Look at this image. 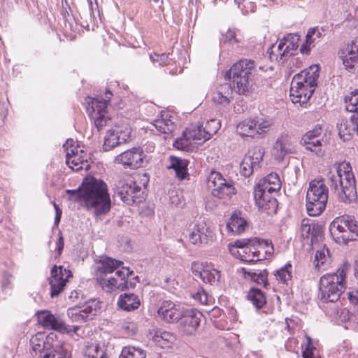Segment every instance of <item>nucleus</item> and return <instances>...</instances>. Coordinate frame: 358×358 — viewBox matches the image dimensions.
Wrapping results in <instances>:
<instances>
[{"mask_svg":"<svg viewBox=\"0 0 358 358\" xmlns=\"http://www.w3.org/2000/svg\"><path fill=\"white\" fill-rule=\"evenodd\" d=\"M69 199L83 202L94 216L106 214L110 209L111 202L107 185L103 181L94 178H86L76 189H66Z\"/></svg>","mask_w":358,"mask_h":358,"instance_id":"f257e3e1","label":"nucleus"},{"mask_svg":"<svg viewBox=\"0 0 358 358\" xmlns=\"http://www.w3.org/2000/svg\"><path fill=\"white\" fill-rule=\"evenodd\" d=\"M327 184L340 201L350 203L357 199L356 180L349 162L336 163L327 175Z\"/></svg>","mask_w":358,"mask_h":358,"instance_id":"f03ea898","label":"nucleus"},{"mask_svg":"<svg viewBox=\"0 0 358 358\" xmlns=\"http://www.w3.org/2000/svg\"><path fill=\"white\" fill-rule=\"evenodd\" d=\"M30 353L39 358H71V347L69 344L61 342L55 333L45 336L38 332L33 336L29 341Z\"/></svg>","mask_w":358,"mask_h":358,"instance_id":"7ed1b4c3","label":"nucleus"},{"mask_svg":"<svg viewBox=\"0 0 358 358\" xmlns=\"http://www.w3.org/2000/svg\"><path fill=\"white\" fill-rule=\"evenodd\" d=\"M351 268V264L345 262L335 273H328L320 278L318 299L322 303L338 301L346 288V275Z\"/></svg>","mask_w":358,"mask_h":358,"instance_id":"20e7f679","label":"nucleus"},{"mask_svg":"<svg viewBox=\"0 0 358 358\" xmlns=\"http://www.w3.org/2000/svg\"><path fill=\"white\" fill-rule=\"evenodd\" d=\"M319 71L320 66L313 64L293 77L290 87L293 102L305 103L310 99L317 85Z\"/></svg>","mask_w":358,"mask_h":358,"instance_id":"39448f33","label":"nucleus"},{"mask_svg":"<svg viewBox=\"0 0 358 358\" xmlns=\"http://www.w3.org/2000/svg\"><path fill=\"white\" fill-rule=\"evenodd\" d=\"M319 71L320 66L313 64L293 77L290 87L293 102L305 103L310 99L317 85Z\"/></svg>","mask_w":358,"mask_h":358,"instance_id":"423d86ee","label":"nucleus"},{"mask_svg":"<svg viewBox=\"0 0 358 358\" xmlns=\"http://www.w3.org/2000/svg\"><path fill=\"white\" fill-rule=\"evenodd\" d=\"M319 71L320 66L313 64L293 77L290 87L293 102L305 103L310 99L317 85Z\"/></svg>","mask_w":358,"mask_h":358,"instance_id":"0eeeda50","label":"nucleus"},{"mask_svg":"<svg viewBox=\"0 0 358 358\" xmlns=\"http://www.w3.org/2000/svg\"><path fill=\"white\" fill-rule=\"evenodd\" d=\"M268 245L267 240L260 242L257 238L238 239L229 244L230 253L236 258L245 262H256L266 258L267 251L264 250L262 243Z\"/></svg>","mask_w":358,"mask_h":358,"instance_id":"6e6552de","label":"nucleus"},{"mask_svg":"<svg viewBox=\"0 0 358 358\" xmlns=\"http://www.w3.org/2000/svg\"><path fill=\"white\" fill-rule=\"evenodd\" d=\"M254 69V61L241 59L225 73L224 77L226 79L232 80L234 89L239 94H245L252 87Z\"/></svg>","mask_w":358,"mask_h":358,"instance_id":"1a4fd4ad","label":"nucleus"},{"mask_svg":"<svg viewBox=\"0 0 358 358\" xmlns=\"http://www.w3.org/2000/svg\"><path fill=\"white\" fill-rule=\"evenodd\" d=\"M328 195L329 189L322 180L310 182L306 196V210L310 216H317L324 210Z\"/></svg>","mask_w":358,"mask_h":358,"instance_id":"9d476101","label":"nucleus"},{"mask_svg":"<svg viewBox=\"0 0 358 358\" xmlns=\"http://www.w3.org/2000/svg\"><path fill=\"white\" fill-rule=\"evenodd\" d=\"M115 192L127 205L139 203L143 199V190L131 178L120 179L115 184Z\"/></svg>","mask_w":358,"mask_h":358,"instance_id":"9b49d317","label":"nucleus"},{"mask_svg":"<svg viewBox=\"0 0 358 358\" xmlns=\"http://www.w3.org/2000/svg\"><path fill=\"white\" fill-rule=\"evenodd\" d=\"M207 185L211 190L212 194L220 199L231 198L236 194L234 182L224 178L222 175L217 171L210 173Z\"/></svg>","mask_w":358,"mask_h":358,"instance_id":"f8f14e48","label":"nucleus"},{"mask_svg":"<svg viewBox=\"0 0 358 358\" xmlns=\"http://www.w3.org/2000/svg\"><path fill=\"white\" fill-rule=\"evenodd\" d=\"M38 321L43 327L59 331L62 334H76L79 326L66 324L59 317L55 316L50 311L42 310L38 313Z\"/></svg>","mask_w":358,"mask_h":358,"instance_id":"ddd939ff","label":"nucleus"},{"mask_svg":"<svg viewBox=\"0 0 358 358\" xmlns=\"http://www.w3.org/2000/svg\"><path fill=\"white\" fill-rule=\"evenodd\" d=\"M268 130V122L267 120L247 119L240 122L236 127L237 133L241 136L262 137Z\"/></svg>","mask_w":358,"mask_h":358,"instance_id":"4468645a","label":"nucleus"},{"mask_svg":"<svg viewBox=\"0 0 358 358\" xmlns=\"http://www.w3.org/2000/svg\"><path fill=\"white\" fill-rule=\"evenodd\" d=\"M49 284L50 285V296L52 298L58 296L66 287L69 278L72 276L71 271L63 266H54L50 271Z\"/></svg>","mask_w":358,"mask_h":358,"instance_id":"2eb2a0df","label":"nucleus"},{"mask_svg":"<svg viewBox=\"0 0 358 358\" xmlns=\"http://www.w3.org/2000/svg\"><path fill=\"white\" fill-rule=\"evenodd\" d=\"M145 158V155L141 148H133L116 156L115 162L125 168L136 169L145 166L147 162Z\"/></svg>","mask_w":358,"mask_h":358,"instance_id":"dca6fc26","label":"nucleus"},{"mask_svg":"<svg viewBox=\"0 0 358 358\" xmlns=\"http://www.w3.org/2000/svg\"><path fill=\"white\" fill-rule=\"evenodd\" d=\"M122 270H118L116 271L115 275L119 279L115 277L105 279L103 277L98 278L97 280L99 284L101 286L103 289L107 292H111L115 291L116 289L124 290L128 288V282L126 278L132 275L133 271H130L128 267H122Z\"/></svg>","mask_w":358,"mask_h":358,"instance_id":"f3484780","label":"nucleus"},{"mask_svg":"<svg viewBox=\"0 0 358 358\" xmlns=\"http://www.w3.org/2000/svg\"><path fill=\"white\" fill-rule=\"evenodd\" d=\"M185 308L171 300H164L157 310L159 317L166 323L179 322Z\"/></svg>","mask_w":358,"mask_h":358,"instance_id":"a211bd4d","label":"nucleus"},{"mask_svg":"<svg viewBox=\"0 0 358 358\" xmlns=\"http://www.w3.org/2000/svg\"><path fill=\"white\" fill-rule=\"evenodd\" d=\"M131 129L126 127L122 129L120 127L109 129L104 138L103 149L108 152L116 146L127 142L130 139Z\"/></svg>","mask_w":358,"mask_h":358,"instance_id":"6ab92c4d","label":"nucleus"},{"mask_svg":"<svg viewBox=\"0 0 358 358\" xmlns=\"http://www.w3.org/2000/svg\"><path fill=\"white\" fill-rule=\"evenodd\" d=\"M202 317L203 314L196 309H185L179 321V327L185 334L191 335L196 331Z\"/></svg>","mask_w":358,"mask_h":358,"instance_id":"aec40b11","label":"nucleus"},{"mask_svg":"<svg viewBox=\"0 0 358 358\" xmlns=\"http://www.w3.org/2000/svg\"><path fill=\"white\" fill-rule=\"evenodd\" d=\"M268 176L264 177L255 187L254 199L258 210L267 213L268 209Z\"/></svg>","mask_w":358,"mask_h":358,"instance_id":"412c9836","label":"nucleus"},{"mask_svg":"<svg viewBox=\"0 0 358 358\" xmlns=\"http://www.w3.org/2000/svg\"><path fill=\"white\" fill-rule=\"evenodd\" d=\"M341 57L345 69L349 71H358V38L347 45Z\"/></svg>","mask_w":358,"mask_h":358,"instance_id":"4be33fe9","label":"nucleus"},{"mask_svg":"<svg viewBox=\"0 0 358 358\" xmlns=\"http://www.w3.org/2000/svg\"><path fill=\"white\" fill-rule=\"evenodd\" d=\"M211 231L204 222L195 224L189 234V241L193 245L208 244L212 238Z\"/></svg>","mask_w":358,"mask_h":358,"instance_id":"5701e85b","label":"nucleus"},{"mask_svg":"<svg viewBox=\"0 0 358 358\" xmlns=\"http://www.w3.org/2000/svg\"><path fill=\"white\" fill-rule=\"evenodd\" d=\"M350 222L351 216L345 215L336 217L331 223L329 231L336 242L343 243V235L350 232Z\"/></svg>","mask_w":358,"mask_h":358,"instance_id":"b1692460","label":"nucleus"},{"mask_svg":"<svg viewBox=\"0 0 358 358\" xmlns=\"http://www.w3.org/2000/svg\"><path fill=\"white\" fill-rule=\"evenodd\" d=\"M174 119L175 117L169 112L162 110L151 125L161 134H170L176 127Z\"/></svg>","mask_w":358,"mask_h":358,"instance_id":"393cba45","label":"nucleus"},{"mask_svg":"<svg viewBox=\"0 0 358 358\" xmlns=\"http://www.w3.org/2000/svg\"><path fill=\"white\" fill-rule=\"evenodd\" d=\"M149 336L156 345L162 348L171 347L176 341V336L173 333L160 329L150 330Z\"/></svg>","mask_w":358,"mask_h":358,"instance_id":"a878e982","label":"nucleus"},{"mask_svg":"<svg viewBox=\"0 0 358 358\" xmlns=\"http://www.w3.org/2000/svg\"><path fill=\"white\" fill-rule=\"evenodd\" d=\"M300 40V36L298 34H287L280 39L278 45V49L281 50L284 49L282 53H280L281 56L283 55H294V52L299 48V41Z\"/></svg>","mask_w":358,"mask_h":358,"instance_id":"bb28decb","label":"nucleus"},{"mask_svg":"<svg viewBox=\"0 0 358 358\" xmlns=\"http://www.w3.org/2000/svg\"><path fill=\"white\" fill-rule=\"evenodd\" d=\"M355 116L352 115L350 119H342L337 124L338 136L343 141H348L352 138L357 129L358 125L354 122Z\"/></svg>","mask_w":358,"mask_h":358,"instance_id":"cd10ccee","label":"nucleus"},{"mask_svg":"<svg viewBox=\"0 0 358 358\" xmlns=\"http://www.w3.org/2000/svg\"><path fill=\"white\" fill-rule=\"evenodd\" d=\"M300 143L306 150L314 152L317 156H322L324 152V145L322 139L311 136L310 134H305Z\"/></svg>","mask_w":358,"mask_h":358,"instance_id":"c85d7f7f","label":"nucleus"},{"mask_svg":"<svg viewBox=\"0 0 358 358\" xmlns=\"http://www.w3.org/2000/svg\"><path fill=\"white\" fill-rule=\"evenodd\" d=\"M101 265L96 269V276L102 278L112 273L119 268L123 262L111 257H106L100 260Z\"/></svg>","mask_w":358,"mask_h":358,"instance_id":"c756f323","label":"nucleus"},{"mask_svg":"<svg viewBox=\"0 0 358 358\" xmlns=\"http://www.w3.org/2000/svg\"><path fill=\"white\" fill-rule=\"evenodd\" d=\"M141 304L138 296L133 293H124L118 299V306L126 311H131L137 309Z\"/></svg>","mask_w":358,"mask_h":358,"instance_id":"7c9ffc66","label":"nucleus"},{"mask_svg":"<svg viewBox=\"0 0 358 358\" xmlns=\"http://www.w3.org/2000/svg\"><path fill=\"white\" fill-rule=\"evenodd\" d=\"M294 153V148L289 143L278 140L272 150V155L277 162H281L287 154Z\"/></svg>","mask_w":358,"mask_h":358,"instance_id":"2f4dec72","label":"nucleus"},{"mask_svg":"<svg viewBox=\"0 0 358 358\" xmlns=\"http://www.w3.org/2000/svg\"><path fill=\"white\" fill-rule=\"evenodd\" d=\"M171 164L169 169H173L176 176L182 180L187 175V161L174 156L170 157Z\"/></svg>","mask_w":358,"mask_h":358,"instance_id":"473e14b6","label":"nucleus"},{"mask_svg":"<svg viewBox=\"0 0 358 358\" xmlns=\"http://www.w3.org/2000/svg\"><path fill=\"white\" fill-rule=\"evenodd\" d=\"M247 222L236 214H233L227 223V229L236 234H240L245 230Z\"/></svg>","mask_w":358,"mask_h":358,"instance_id":"72a5a7b5","label":"nucleus"},{"mask_svg":"<svg viewBox=\"0 0 358 358\" xmlns=\"http://www.w3.org/2000/svg\"><path fill=\"white\" fill-rule=\"evenodd\" d=\"M78 307L84 315H89L90 320H92L101 309L100 302L96 299H90Z\"/></svg>","mask_w":358,"mask_h":358,"instance_id":"f704fd0d","label":"nucleus"},{"mask_svg":"<svg viewBox=\"0 0 358 358\" xmlns=\"http://www.w3.org/2000/svg\"><path fill=\"white\" fill-rule=\"evenodd\" d=\"M66 158V164L71 169L76 171L83 169L84 159L82 154L74 155L72 149L68 150Z\"/></svg>","mask_w":358,"mask_h":358,"instance_id":"c9c22d12","label":"nucleus"},{"mask_svg":"<svg viewBox=\"0 0 358 358\" xmlns=\"http://www.w3.org/2000/svg\"><path fill=\"white\" fill-rule=\"evenodd\" d=\"M184 136L192 141H203L209 139V136L206 135L205 129L201 126L196 127L187 129L184 131Z\"/></svg>","mask_w":358,"mask_h":358,"instance_id":"e433bc0d","label":"nucleus"},{"mask_svg":"<svg viewBox=\"0 0 358 358\" xmlns=\"http://www.w3.org/2000/svg\"><path fill=\"white\" fill-rule=\"evenodd\" d=\"M248 298L256 306L261 308L266 304V296L262 291L258 288H251L248 294Z\"/></svg>","mask_w":358,"mask_h":358,"instance_id":"4c0bfd02","label":"nucleus"},{"mask_svg":"<svg viewBox=\"0 0 358 358\" xmlns=\"http://www.w3.org/2000/svg\"><path fill=\"white\" fill-rule=\"evenodd\" d=\"M108 100L102 99V97H96L92 101V116L106 115Z\"/></svg>","mask_w":358,"mask_h":358,"instance_id":"58836bf2","label":"nucleus"},{"mask_svg":"<svg viewBox=\"0 0 358 358\" xmlns=\"http://www.w3.org/2000/svg\"><path fill=\"white\" fill-rule=\"evenodd\" d=\"M67 315L72 322L82 324L87 320H90L89 319V315H84V313L81 312L80 308L77 306L69 308L67 310Z\"/></svg>","mask_w":358,"mask_h":358,"instance_id":"ea45409f","label":"nucleus"},{"mask_svg":"<svg viewBox=\"0 0 358 358\" xmlns=\"http://www.w3.org/2000/svg\"><path fill=\"white\" fill-rule=\"evenodd\" d=\"M85 356L88 358H108L106 353L99 344L87 345L84 352Z\"/></svg>","mask_w":358,"mask_h":358,"instance_id":"a19ab883","label":"nucleus"},{"mask_svg":"<svg viewBox=\"0 0 358 358\" xmlns=\"http://www.w3.org/2000/svg\"><path fill=\"white\" fill-rule=\"evenodd\" d=\"M220 277L221 275L219 271L206 266V271L203 272L200 279L205 283L213 285L215 282H219Z\"/></svg>","mask_w":358,"mask_h":358,"instance_id":"79ce46f5","label":"nucleus"},{"mask_svg":"<svg viewBox=\"0 0 358 358\" xmlns=\"http://www.w3.org/2000/svg\"><path fill=\"white\" fill-rule=\"evenodd\" d=\"M350 232L343 235V243H348L349 241H357L358 239V221L351 216V222H350Z\"/></svg>","mask_w":358,"mask_h":358,"instance_id":"37998d69","label":"nucleus"},{"mask_svg":"<svg viewBox=\"0 0 358 358\" xmlns=\"http://www.w3.org/2000/svg\"><path fill=\"white\" fill-rule=\"evenodd\" d=\"M145 357L144 350L128 346L123 348L119 358H145Z\"/></svg>","mask_w":358,"mask_h":358,"instance_id":"c03bdc74","label":"nucleus"},{"mask_svg":"<svg viewBox=\"0 0 358 358\" xmlns=\"http://www.w3.org/2000/svg\"><path fill=\"white\" fill-rule=\"evenodd\" d=\"M328 260H331V255L329 248L324 245L321 250L316 251L314 259L315 267L320 268Z\"/></svg>","mask_w":358,"mask_h":358,"instance_id":"a18cd8bd","label":"nucleus"},{"mask_svg":"<svg viewBox=\"0 0 358 358\" xmlns=\"http://www.w3.org/2000/svg\"><path fill=\"white\" fill-rule=\"evenodd\" d=\"M345 108L349 112H358V89L345 98Z\"/></svg>","mask_w":358,"mask_h":358,"instance_id":"49530a36","label":"nucleus"},{"mask_svg":"<svg viewBox=\"0 0 358 358\" xmlns=\"http://www.w3.org/2000/svg\"><path fill=\"white\" fill-rule=\"evenodd\" d=\"M256 162L252 161L250 156L245 157L240 164V171L244 177H249L252 175L254 169V166H256Z\"/></svg>","mask_w":358,"mask_h":358,"instance_id":"de8ad7c7","label":"nucleus"},{"mask_svg":"<svg viewBox=\"0 0 358 358\" xmlns=\"http://www.w3.org/2000/svg\"><path fill=\"white\" fill-rule=\"evenodd\" d=\"M292 264L290 263L286 264L284 266L275 271L274 275L278 280L285 283L287 280L292 278Z\"/></svg>","mask_w":358,"mask_h":358,"instance_id":"09e8293b","label":"nucleus"},{"mask_svg":"<svg viewBox=\"0 0 358 358\" xmlns=\"http://www.w3.org/2000/svg\"><path fill=\"white\" fill-rule=\"evenodd\" d=\"M89 8L91 13L93 22H99L102 21V17L99 9L97 0H87Z\"/></svg>","mask_w":358,"mask_h":358,"instance_id":"8fccbe9b","label":"nucleus"},{"mask_svg":"<svg viewBox=\"0 0 358 358\" xmlns=\"http://www.w3.org/2000/svg\"><path fill=\"white\" fill-rule=\"evenodd\" d=\"M324 238V232L322 227L313 224V231L311 234L310 243L312 246L319 244Z\"/></svg>","mask_w":358,"mask_h":358,"instance_id":"3c124183","label":"nucleus"},{"mask_svg":"<svg viewBox=\"0 0 358 358\" xmlns=\"http://www.w3.org/2000/svg\"><path fill=\"white\" fill-rule=\"evenodd\" d=\"M220 123L218 120L212 119L207 121L205 127H203L206 132V135L209 136V138H211L220 129Z\"/></svg>","mask_w":358,"mask_h":358,"instance_id":"603ef678","label":"nucleus"},{"mask_svg":"<svg viewBox=\"0 0 358 358\" xmlns=\"http://www.w3.org/2000/svg\"><path fill=\"white\" fill-rule=\"evenodd\" d=\"M94 120V125L98 131H101L110 122V119L106 115H100L92 116Z\"/></svg>","mask_w":358,"mask_h":358,"instance_id":"864d4df0","label":"nucleus"},{"mask_svg":"<svg viewBox=\"0 0 358 358\" xmlns=\"http://www.w3.org/2000/svg\"><path fill=\"white\" fill-rule=\"evenodd\" d=\"M281 180L279 176L274 172L270 173V193L276 192L281 188Z\"/></svg>","mask_w":358,"mask_h":358,"instance_id":"5fc2aeb1","label":"nucleus"},{"mask_svg":"<svg viewBox=\"0 0 358 358\" xmlns=\"http://www.w3.org/2000/svg\"><path fill=\"white\" fill-rule=\"evenodd\" d=\"M150 59L154 62H158L159 65L161 66H166L169 64L170 59L169 58V55L166 53H162L161 55L157 53H154L150 55Z\"/></svg>","mask_w":358,"mask_h":358,"instance_id":"6e6d98bb","label":"nucleus"},{"mask_svg":"<svg viewBox=\"0 0 358 358\" xmlns=\"http://www.w3.org/2000/svg\"><path fill=\"white\" fill-rule=\"evenodd\" d=\"M212 100L217 104L227 106L230 103L231 99L222 94V92H215L213 94Z\"/></svg>","mask_w":358,"mask_h":358,"instance_id":"4d7b16f0","label":"nucleus"},{"mask_svg":"<svg viewBox=\"0 0 358 358\" xmlns=\"http://www.w3.org/2000/svg\"><path fill=\"white\" fill-rule=\"evenodd\" d=\"M192 296L201 304H206L208 302L207 294L202 287H199L196 292L192 293Z\"/></svg>","mask_w":358,"mask_h":358,"instance_id":"13d9d810","label":"nucleus"},{"mask_svg":"<svg viewBox=\"0 0 358 358\" xmlns=\"http://www.w3.org/2000/svg\"><path fill=\"white\" fill-rule=\"evenodd\" d=\"M206 268L203 263L199 262H193L191 265L192 271L196 278H200Z\"/></svg>","mask_w":358,"mask_h":358,"instance_id":"bf43d9fd","label":"nucleus"},{"mask_svg":"<svg viewBox=\"0 0 358 358\" xmlns=\"http://www.w3.org/2000/svg\"><path fill=\"white\" fill-rule=\"evenodd\" d=\"M301 230L302 238L303 239L308 238L313 231V224H309L308 221L303 220Z\"/></svg>","mask_w":358,"mask_h":358,"instance_id":"052dcab7","label":"nucleus"},{"mask_svg":"<svg viewBox=\"0 0 358 358\" xmlns=\"http://www.w3.org/2000/svg\"><path fill=\"white\" fill-rule=\"evenodd\" d=\"M63 146L66 150V155L68 152V150L71 149L73 150L74 155H80L83 153V150H81L78 145H74V141L73 139H68Z\"/></svg>","mask_w":358,"mask_h":358,"instance_id":"680f3d73","label":"nucleus"},{"mask_svg":"<svg viewBox=\"0 0 358 358\" xmlns=\"http://www.w3.org/2000/svg\"><path fill=\"white\" fill-rule=\"evenodd\" d=\"M189 143L190 140L183 136L182 137L178 138L173 143V146L178 150H182L186 149Z\"/></svg>","mask_w":358,"mask_h":358,"instance_id":"e2e57ef3","label":"nucleus"},{"mask_svg":"<svg viewBox=\"0 0 358 358\" xmlns=\"http://www.w3.org/2000/svg\"><path fill=\"white\" fill-rule=\"evenodd\" d=\"M60 13L62 16V20L64 21V22H73L76 20L75 17L72 14L71 7L62 8Z\"/></svg>","mask_w":358,"mask_h":358,"instance_id":"0e129e2a","label":"nucleus"},{"mask_svg":"<svg viewBox=\"0 0 358 358\" xmlns=\"http://www.w3.org/2000/svg\"><path fill=\"white\" fill-rule=\"evenodd\" d=\"M218 92H222V94L227 97L232 99L233 89L229 83L221 85L217 90Z\"/></svg>","mask_w":358,"mask_h":358,"instance_id":"69168bd1","label":"nucleus"},{"mask_svg":"<svg viewBox=\"0 0 358 358\" xmlns=\"http://www.w3.org/2000/svg\"><path fill=\"white\" fill-rule=\"evenodd\" d=\"M165 285L164 287L169 289L171 292H174L176 289L177 286L178 285V283L177 281H176V279L172 277H169L166 278L165 280Z\"/></svg>","mask_w":358,"mask_h":358,"instance_id":"338daca9","label":"nucleus"},{"mask_svg":"<svg viewBox=\"0 0 358 358\" xmlns=\"http://www.w3.org/2000/svg\"><path fill=\"white\" fill-rule=\"evenodd\" d=\"M12 277L13 276L10 274H8V273L4 274L3 278V280L1 282V287H2V290L3 292H6V290H8V289H11V288H12V287H11Z\"/></svg>","mask_w":358,"mask_h":358,"instance_id":"774afa93","label":"nucleus"}]
</instances>
